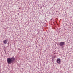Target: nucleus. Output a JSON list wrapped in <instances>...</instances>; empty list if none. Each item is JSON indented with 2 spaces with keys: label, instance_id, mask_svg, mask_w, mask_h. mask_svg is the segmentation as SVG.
<instances>
[{
  "label": "nucleus",
  "instance_id": "obj_1",
  "mask_svg": "<svg viewBox=\"0 0 73 73\" xmlns=\"http://www.w3.org/2000/svg\"><path fill=\"white\" fill-rule=\"evenodd\" d=\"M15 58L14 57H12L11 58H7V63L9 64H11L13 63V62L15 61Z\"/></svg>",
  "mask_w": 73,
  "mask_h": 73
},
{
  "label": "nucleus",
  "instance_id": "obj_2",
  "mask_svg": "<svg viewBox=\"0 0 73 73\" xmlns=\"http://www.w3.org/2000/svg\"><path fill=\"white\" fill-rule=\"evenodd\" d=\"M65 42H60L59 43V45L61 47H62V46H64V45H65Z\"/></svg>",
  "mask_w": 73,
  "mask_h": 73
},
{
  "label": "nucleus",
  "instance_id": "obj_3",
  "mask_svg": "<svg viewBox=\"0 0 73 73\" xmlns=\"http://www.w3.org/2000/svg\"><path fill=\"white\" fill-rule=\"evenodd\" d=\"M56 62H57V64H61V60L60 58L57 59Z\"/></svg>",
  "mask_w": 73,
  "mask_h": 73
},
{
  "label": "nucleus",
  "instance_id": "obj_4",
  "mask_svg": "<svg viewBox=\"0 0 73 73\" xmlns=\"http://www.w3.org/2000/svg\"><path fill=\"white\" fill-rule=\"evenodd\" d=\"M7 40H4L3 41V43L5 44H6L7 43Z\"/></svg>",
  "mask_w": 73,
  "mask_h": 73
},
{
  "label": "nucleus",
  "instance_id": "obj_5",
  "mask_svg": "<svg viewBox=\"0 0 73 73\" xmlns=\"http://www.w3.org/2000/svg\"><path fill=\"white\" fill-rule=\"evenodd\" d=\"M64 46H64L62 47V49H64Z\"/></svg>",
  "mask_w": 73,
  "mask_h": 73
}]
</instances>
